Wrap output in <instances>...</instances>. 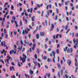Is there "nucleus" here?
Returning a JSON list of instances; mask_svg holds the SVG:
<instances>
[{"label":"nucleus","instance_id":"1","mask_svg":"<svg viewBox=\"0 0 78 78\" xmlns=\"http://www.w3.org/2000/svg\"><path fill=\"white\" fill-rule=\"evenodd\" d=\"M74 42V44H75L74 45V48H76V47H78V39H76L74 38L73 40Z\"/></svg>","mask_w":78,"mask_h":78},{"label":"nucleus","instance_id":"2","mask_svg":"<svg viewBox=\"0 0 78 78\" xmlns=\"http://www.w3.org/2000/svg\"><path fill=\"white\" fill-rule=\"evenodd\" d=\"M20 61H22L23 63H24L26 61V59L25 58L22 57L21 56L20 57Z\"/></svg>","mask_w":78,"mask_h":78},{"label":"nucleus","instance_id":"3","mask_svg":"<svg viewBox=\"0 0 78 78\" xmlns=\"http://www.w3.org/2000/svg\"><path fill=\"white\" fill-rule=\"evenodd\" d=\"M40 35L41 36H45V33L43 31L42 32H41L40 33Z\"/></svg>","mask_w":78,"mask_h":78},{"label":"nucleus","instance_id":"4","mask_svg":"<svg viewBox=\"0 0 78 78\" xmlns=\"http://www.w3.org/2000/svg\"><path fill=\"white\" fill-rule=\"evenodd\" d=\"M51 27L50 30V31H53V28H55V26H54V25L53 24H52L51 25Z\"/></svg>","mask_w":78,"mask_h":78},{"label":"nucleus","instance_id":"5","mask_svg":"<svg viewBox=\"0 0 78 78\" xmlns=\"http://www.w3.org/2000/svg\"><path fill=\"white\" fill-rule=\"evenodd\" d=\"M42 58L44 60H47V59L48 57L47 56L44 55L43 56V55H42Z\"/></svg>","mask_w":78,"mask_h":78},{"label":"nucleus","instance_id":"6","mask_svg":"<svg viewBox=\"0 0 78 78\" xmlns=\"http://www.w3.org/2000/svg\"><path fill=\"white\" fill-rule=\"evenodd\" d=\"M71 63H72V62L70 60H68L67 61V64H68L69 66H70V64H71Z\"/></svg>","mask_w":78,"mask_h":78},{"label":"nucleus","instance_id":"7","mask_svg":"<svg viewBox=\"0 0 78 78\" xmlns=\"http://www.w3.org/2000/svg\"><path fill=\"white\" fill-rule=\"evenodd\" d=\"M7 58H7L6 59L7 60H10V59H12V58L10 56V55H9L7 56Z\"/></svg>","mask_w":78,"mask_h":78},{"label":"nucleus","instance_id":"8","mask_svg":"<svg viewBox=\"0 0 78 78\" xmlns=\"http://www.w3.org/2000/svg\"><path fill=\"white\" fill-rule=\"evenodd\" d=\"M9 69H10V71H11V70H12V69L13 70H14V67L13 66H10L9 67Z\"/></svg>","mask_w":78,"mask_h":78},{"label":"nucleus","instance_id":"9","mask_svg":"<svg viewBox=\"0 0 78 78\" xmlns=\"http://www.w3.org/2000/svg\"><path fill=\"white\" fill-rule=\"evenodd\" d=\"M25 76L26 77V78H30V76L27 74H25Z\"/></svg>","mask_w":78,"mask_h":78},{"label":"nucleus","instance_id":"10","mask_svg":"<svg viewBox=\"0 0 78 78\" xmlns=\"http://www.w3.org/2000/svg\"><path fill=\"white\" fill-rule=\"evenodd\" d=\"M75 61L76 62H75V66L76 67H77V58H75Z\"/></svg>","mask_w":78,"mask_h":78},{"label":"nucleus","instance_id":"11","mask_svg":"<svg viewBox=\"0 0 78 78\" xmlns=\"http://www.w3.org/2000/svg\"><path fill=\"white\" fill-rule=\"evenodd\" d=\"M23 57H24L23 58H25L26 59H27V55L25 54H23Z\"/></svg>","mask_w":78,"mask_h":78},{"label":"nucleus","instance_id":"12","mask_svg":"<svg viewBox=\"0 0 78 78\" xmlns=\"http://www.w3.org/2000/svg\"><path fill=\"white\" fill-rule=\"evenodd\" d=\"M24 43L25 44H24V45H27V44H28V41H27L26 40H25Z\"/></svg>","mask_w":78,"mask_h":78},{"label":"nucleus","instance_id":"13","mask_svg":"<svg viewBox=\"0 0 78 78\" xmlns=\"http://www.w3.org/2000/svg\"><path fill=\"white\" fill-rule=\"evenodd\" d=\"M29 72L30 75H33V71H31V69H30L29 70Z\"/></svg>","mask_w":78,"mask_h":78},{"label":"nucleus","instance_id":"14","mask_svg":"<svg viewBox=\"0 0 78 78\" xmlns=\"http://www.w3.org/2000/svg\"><path fill=\"white\" fill-rule=\"evenodd\" d=\"M37 6H38V8H40V7H42L43 6V4H41L40 5L39 4H37Z\"/></svg>","mask_w":78,"mask_h":78},{"label":"nucleus","instance_id":"15","mask_svg":"<svg viewBox=\"0 0 78 78\" xmlns=\"http://www.w3.org/2000/svg\"><path fill=\"white\" fill-rule=\"evenodd\" d=\"M67 48H68V47H66L65 48H63L64 51V52L66 51V50H67Z\"/></svg>","mask_w":78,"mask_h":78},{"label":"nucleus","instance_id":"16","mask_svg":"<svg viewBox=\"0 0 78 78\" xmlns=\"http://www.w3.org/2000/svg\"><path fill=\"white\" fill-rule=\"evenodd\" d=\"M34 17V18H33ZM34 19H35V16H33V17H32V20L33 22H34Z\"/></svg>","mask_w":78,"mask_h":78},{"label":"nucleus","instance_id":"17","mask_svg":"<svg viewBox=\"0 0 78 78\" xmlns=\"http://www.w3.org/2000/svg\"><path fill=\"white\" fill-rule=\"evenodd\" d=\"M33 62L34 64H35V66H37V62H34V61H33Z\"/></svg>","mask_w":78,"mask_h":78},{"label":"nucleus","instance_id":"18","mask_svg":"<svg viewBox=\"0 0 78 78\" xmlns=\"http://www.w3.org/2000/svg\"><path fill=\"white\" fill-rule=\"evenodd\" d=\"M36 38L37 39H38L39 38V34H37L36 35Z\"/></svg>","mask_w":78,"mask_h":78},{"label":"nucleus","instance_id":"19","mask_svg":"<svg viewBox=\"0 0 78 78\" xmlns=\"http://www.w3.org/2000/svg\"><path fill=\"white\" fill-rule=\"evenodd\" d=\"M70 52V49H69V48H68V49L66 50V53H69Z\"/></svg>","mask_w":78,"mask_h":78},{"label":"nucleus","instance_id":"20","mask_svg":"<svg viewBox=\"0 0 78 78\" xmlns=\"http://www.w3.org/2000/svg\"><path fill=\"white\" fill-rule=\"evenodd\" d=\"M57 66L58 69H61V65L59 64H57Z\"/></svg>","mask_w":78,"mask_h":78},{"label":"nucleus","instance_id":"21","mask_svg":"<svg viewBox=\"0 0 78 78\" xmlns=\"http://www.w3.org/2000/svg\"><path fill=\"white\" fill-rule=\"evenodd\" d=\"M68 27H69V26H68V25H66L65 28V29L66 30H67V29H68Z\"/></svg>","mask_w":78,"mask_h":78},{"label":"nucleus","instance_id":"22","mask_svg":"<svg viewBox=\"0 0 78 78\" xmlns=\"http://www.w3.org/2000/svg\"><path fill=\"white\" fill-rule=\"evenodd\" d=\"M69 1H66L65 2V4L66 5H68V4H69Z\"/></svg>","mask_w":78,"mask_h":78},{"label":"nucleus","instance_id":"23","mask_svg":"<svg viewBox=\"0 0 78 78\" xmlns=\"http://www.w3.org/2000/svg\"><path fill=\"white\" fill-rule=\"evenodd\" d=\"M59 49H57L56 50V53H57L58 54L59 53Z\"/></svg>","mask_w":78,"mask_h":78},{"label":"nucleus","instance_id":"24","mask_svg":"<svg viewBox=\"0 0 78 78\" xmlns=\"http://www.w3.org/2000/svg\"><path fill=\"white\" fill-rule=\"evenodd\" d=\"M50 61H51V62H52L51 60L50 59V58H48V60H47L48 62H50Z\"/></svg>","mask_w":78,"mask_h":78},{"label":"nucleus","instance_id":"25","mask_svg":"<svg viewBox=\"0 0 78 78\" xmlns=\"http://www.w3.org/2000/svg\"><path fill=\"white\" fill-rule=\"evenodd\" d=\"M56 58V57H54V58H53V62L54 63H55V59Z\"/></svg>","mask_w":78,"mask_h":78},{"label":"nucleus","instance_id":"26","mask_svg":"<svg viewBox=\"0 0 78 78\" xmlns=\"http://www.w3.org/2000/svg\"><path fill=\"white\" fill-rule=\"evenodd\" d=\"M41 51V50H39V49L37 48V53L38 54L39 53V52Z\"/></svg>","mask_w":78,"mask_h":78},{"label":"nucleus","instance_id":"27","mask_svg":"<svg viewBox=\"0 0 78 78\" xmlns=\"http://www.w3.org/2000/svg\"><path fill=\"white\" fill-rule=\"evenodd\" d=\"M34 57L35 59H37V54H35Z\"/></svg>","mask_w":78,"mask_h":78},{"label":"nucleus","instance_id":"28","mask_svg":"<svg viewBox=\"0 0 78 78\" xmlns=\"http://www.w3.org/2000/svg\"><path fill=\"white\" fill-rule=\"evenodd\" d=\"M24 12H25L24 14L25 16H28V14H27V12H25V10H24Z\"/></svg>","mask_w":78,"mask_h":78},{"label":"nucleus","instance_id":"29","mask_svg":"<svg viewBox=\"0 0 78 78\" xmlns=\"http://www.w3.org/2000/svg\"><path fill=\"white\" fill-rule=\"evenodd\" d=\"M18 66H19V67H20V66H21V65H20V63L19 62V61H18Z\"/></svg>","mask_w":78,"mask_h":78},{"label":"nucleus","instance_id":"30","mask_svg":"<svg viewBox=\"0 0 78 78\" xmlns=\"http://www.w3.org/2000/svg\"><path fill=\"white\" fill-rule=\"evenodd\" d=\"M65 75L66 78H69V76L68 75H67V74H65Z\"/></svg>","mask_w":78,"mask_h":78},{"label":"nucleus","instance_id":"31","mask_svg":"<svg viewBox=\"0 0 78 78\" xmlns=\"http://www.w3.org/2000/svg\"><path fill=\"white\" fill-rule=\"evenodd\" d=\"M9 13L10 14H11V15H12V14H13V12L11 11Z\"/></svg>","mask_w":78,"mask_h":78},{"label":"nucleus","instance_id":"32","mask_svg":"<svg viewBox=\"0 0 78 78\" xmlns=\"http://www.w3.org/2000/svg\"><path fill=\"white\" fill-rule=\"evenodd\" d=\"M45 23L46 26H47V24H48V23L47 22V20H45Z\"/></svg>","mask_w":78,"mask_h":78},{"label":"nucleus","instance_id":"33","mask_svg":"<svg viewBox=\"0 0 78 78\" xmlns=\"http://www.w3.org/2000/svg\"><path fill=\"white\" fill-rule=\"evenodd\" d=\"M37 64L39 67H41V64L39 62L37 63Z\"/></svg>","mask_w":78,"mask_h":78},{"label":"nucleus","instance_id":"34","mask_svg":"<svg viewBox=\"0 0 78 78\" xmlns=\"http://www.w3.org/2000/svg\"><path fill=\"white\" fill-rule=\"evenodd\" d=\"M20 42H21V44H22V45H23V41H22V40H21Z\"/></svg>","mask_w":78,"mask_h":78},{"label":"nucleus","instance_id":"35","mask_svg":"<svg viewBox=\"0 0 78 78\" xmlns=\"http://www.w3.org/2000/svg\"><path fill=\"white\" fill-rule=\"evenodd\" d=\"M45 41L46 42H47V41H48V37H46V38Z\"/></svg>","mask_w":78,"mask_h":78},{"label":"nucleus","instance_id":"36","mask_svg":"<svg viewBox=\"0 0 78 78\" xmlns=\"http://www.w3.org/2000/svg\"><path fill=\"white\" fill-rule=\"evenodd\" d=\"M5 19V18H3V20H2V22L4 23V22H5V20H6Z\"/></svg>","mask_w":78,"mask_h":78},{"label":"nucleus","instance_id":"37","mask_svg":"<svg viewBox=\"0 0 78 78\" xmlns=\"http://www.w3.org/2000/svg\"><path fill=\"white\" fill-rule=\"evenodd\" d=\"M75 36H76V37H78V32L77 33H76Z\"/></svg>","mask_w":78,"mask_h":78},{"label":"nucleus","instance_id":"38","mask_svg":"<svg viewBox=\"0 0 78 78\" xmlns=\"http://www.w3.org/2000/svg\"><path fill=\"white\" fill-rule=\"evenodd\" d=\"M75 28L76 30H77V29H78V26H75Z\"/></svg>","mask_w":78,"mask_h":78},{"label":"nucleus","instance_id":"39","mask_svg":"<svg viewBox=\"0 0 78 78\" xmlns=\"http://www.w3.org/2000/svg\"><path fill=\"white\" fill-rule=\"evenodd\" d=\"M3 52H5V49H3L2 50V51H1V54H3Z\"/></svg>","mask_w":78,"mask_h":78},{"label":"nucleus","instance_id":"40","mask_svg":"<svg viewBox=\"0 0 78 78\" xmlns=\"http://www.w3.org/2000/svg\"><path fill=\"white\" fill-rule=\"evenodd\" d=\"M65 69H66V67L63 66L62 68V70H65Z\"/></svg>","mask_w":78,"mask_h":78},{"label":"nucleus","instance_id":"41","mask_svg":"<svg viewBox=\"0 0 78 78\" xmlns=\"http://www.w3.org/2000/svg\"><path fill=\"white\" fill-rule=\"evenodd\" d=\"M24 32L25 33L27 34H27V33H28V31H27V30L26 29L25 30Z\"/></svg>","mask_w":78,"mask_h":78},{"label":"nucleus","instance_id":"42","mask_svg":"<svg viewBox=\"0 0 78 78\" xmlns=\"http://www.w3.org/2000/svg\"><path fill=\"white\" fill-rule=\"evenodd\" d=\"M11 9H12V10H13V9H14V6L13 5H11Z\"/></svg>","mask_w":78,"mask_h":78},{"label":"nucleus","instance_id":"43","mask_svg":"<svg viewBox=\"0 0 78 78\" xmlns=\"http://www.w3.org/2000/svg\"><path fill=\"white\" fill-rule=\"evenodd\" d=\"M57 48L58 49V47H60V46L59 45V44H58L57 45Z\"/></svg>","mask_w":78,"mask_h":78},{"label":"nucleus","instance_id":"44","mask_svg":"<svg viewBox=\"0 0 78 78\" xmlns=\"http://www.w3.org/2000/svg\"><path fill=\"white\" fill-rule=\"evenodd\" d=\"M73 51V49L72 48H71L70 49V53H72Z\"/></svg>","mask_w":78,"mask_h":78},{"label":"nucleus","instance_id":"45","mask_svg":"<svg viewBox=\"0 0 78 78\" xmlns=\"http://www.w3.org/2000/svg\"><path fill=\"white\" fill-rule=\"evenodd\" d=\"M45 67L46 69H48V66L47 65H45Z\"/></svg>","mask_w":78,"mask_h":78},{"label":"nucleus","instance_id":"46","mask_svg":"<svg viewBox=\"0 0 78 78\" xmlns=\"http://www.w3.org/2000/svg\"><path fill=\"white\" fill-rule=\"evenodd\" d=\"M34 22H32V26L33 27V26H34Z\"/></svg>","mask_w":78,"mask_h":78},{"label":"nucleus","instance_id":"47","mask_svg":"<svg viewBox=\"0 0 78 78\" xmlns=\"http://www.w3.org/2000/svg\"><path fill=\"white\" fill-rule=\"evenodd\" d=\"M60 72H61L62 75V73H63V70H62V69L61 70Z\"/></svg>","mask_w":78,"mask_h":78},{"label":"nucleus","instance_id":"48","mask_svg":"<svg viewBox=\"0 0 78 78\" xmlns=\"http://www.w3.org/2000/svg\"><path fill=\"white\" fill-rule=\"evenodd\" d=\"M51 49L50 48H49L48 50V51H51Z\"/></svg>","mask_w":78,"mask_h":78},{"label":"nucleus","instance_id":"49","mask_svg":"<svg viewBox=\"0 0 78 78\" xmlns=\"http://www.w3.org/2000/svg\"><path fill=\"white\" fill-rule=\"evenodd\" d=\"M44 47L46 48V49H47V44H45L44 45Z\"/></svg>","mask_w":78,"mask_h":78},{"label":"nucleus","instance_id":"50","mask_svg":"<svg viewBox=\"0 0 78 78\" xmlns=\"http://www.w3.org/2000/svg\"><path fill=\"white\" fill-rule=\"evenodd\" d=\"M52 53H53V55H54V57H55V52H52Z\"/></svg>","mask_w":78,"mask_h":78},{"label":"nucleus","instance_id":"51","mask_svg":"<svg viewBox=\"0 0 78 78\" xmlns=\"http://www.w3.org/2000/svg\"><path fill=\"white\" fill-rule=\"evenodd\" d=\"M29 17H30V18H31V13H30L29 14Z\"/></svg>","mask_w":78,"mask_h":78},{"label":"nucleus","instance_id":"52","mask_svg":"<svg viewBox=\"0 0 78 78\" xmlns=\"http://www.w3.org/2000/svg\"><path fill=\"white\" fill-rule=\"evenodd\" d=\"M12 19H14V20L15 21H16V18H15V16H13V17H12Z\"/></svg>","mask_w":78,"mask_h":78},{"label":"nucleus","instance_id":"53","mask_svg":"<svg viewBox=\"0 0 78 78\" xmlns=\"http://www.w3.org/2000/svg\"><path fill=\"white\" fill-rule=\"evenodd\" d=\"M28 36H29L30 39H31V35H30V34H28Z\"/></svg>","mask_w":78,"mask_h":78},{"label":"nucleus","instance_id":"54","mask_svg":"<svg viewBox=\"0 0 78 78\" xmlns=\"http://www.w3.org/2000/svg\"><path fill=\"white\" fill-rule=\"evenodd\" d=\"M70 5L71 6H72V7H73V3H71L70 4Z\"/></svg>","mask_w":78,"mask_h":78},{"label":"nucleus","instance_id":"55","mask_svg":"<svg viewBox=\"0 0 78 78\" xmlns=\"http://www.w3.org/2000/svg\"><path fill=\"white\" fill-rule=\"evenodd\" d=\"M58 10H59V9H56V13H58V12H59V11H58Z\"/></svg>","mask_w":78,"mask_h":78},{"label":"nucleus","instance_id":"56","mask_svg":"<svg viewBox=\"0 0 78 78\" xmlns=\"http://www.w3.org/2000/svg\"><path fill=\"white\" fill-rule=\"evenodd\" d=\"M33 47H36V44L34 43V44H33Z\"/></svg>","mask_w":78,"mask_h":78},{"label":"nucleus","instance_id":"57","mask_svg":"<svg viewBox=\"0 0 78 78\" xmlns=\"http://www.w3.org/2000/svg\"><path fill=\"white\" fill-rule=\"evenodd\" d=\"M5 38L6 39H8V34H6L5 35Z\"/></svg>","mask_w":78,"mask_h":78},{"label":"nucleus","instance_id":"58","mask_svg":"<svg viewBox=\"0 0 78 78\" xmlns=\"http://www.w3.org/2000/svg\"><path fill=\"white\" fill-rule=\"evenodd\" d=\"M3 44H4V42H1V45L2 46H3Z\"/></svg>","mask_w":78,"mask_h":78},{"label":"nucleus","instance_id":"59","mask_svg":"<svg viewBox=\"0 0 78 78\" xmlns=\"http://www.w3.org/2000/svg\"><path fill=\"white\" fill-rule=\"evenodd\" d=\"M25 22H26V23L27 24L28 23L27 22L28 21L27 20V19H26V20H25Z\"/></svg>","mask_w":78,"mask_h":78},{"label":"nucleus","instance_id":"60","mask_svg":"<svg viewBox=\"0 0 78 78\" xmlns=\"http://www.w3.org/2000/svg\"><path fill=\"white\" fill-rule=\"evenodd\" d=\"M43 13H44V11H42L41 13V16L42 17L43 16Z\"/></svg>","mask_w":78,"mask_h":78},{"label":"nucleus","instance_id":"61","mask_svg":"<svg viewBox=\"0 0 78 78\" xmlns=\"http://www.w3.org/2000/svg\"><path fill=\"white\" fill-rule=\"evenodd\" d=\"M59 36V34H57L56 35V38L58 39V37Z\"/></svg>","mask_w":78,"mask_h":78},{"label":"nucleus","instance_id":"62","mask_svg":"<svg viewBox=\"0 0 78 78\" xmlns=\"http://www.w3.org/2000/svg\"><path fill=\"white\" fill-rule=\"evenodd\" d=\"M29 27L30 29H32V26H31V25H29Z\"/></svg>","mask_w":78,"mask_h":78},{"label":"nucleus","instance_id":"63","mask_svg":"<svg viewBox=\"0 0 78 78\" xmlns=\"http://www.w3.org/2000/svg\"><path fill=\"white\" fill-rule=\"evenodd\" d=\"M67 9H68V7L67 6L65 7V9L66 11H67Z\"/></svg>","mask_w":78,"mask_h":78},{"label":"nucleus","instance_id":"64","mask_svg":"<svg viewBox=\"0 0 78 78\" xmlns=\"http://www.w3.org/2000/svg\"><path fill=\"white\" fill-rule=\"evenodd\" d=\"M21 15L22 16H23V15H24V12H23L22 13H21Z\"/></svg>","mask_w":78,"mask_h":78}]
</instances>
